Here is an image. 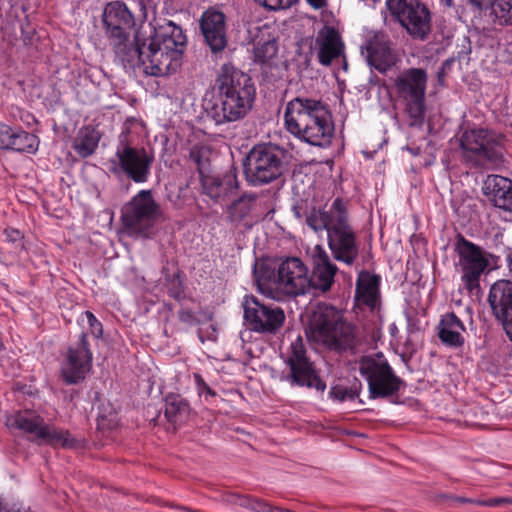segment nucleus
I'll return each mask as SVG.
<instances>
[{
	"label": "nucleus",
	"mask_w": 512,
	"mask_h": 512,
	"mask_svg": "<svg viewBox=\"0 0 512 512\" xmlns=\"http://www.w3.org/2000/svg\"><path fill=\"white\" fill-rule=\"evenodd\" d=\"M464 40L467 41L469 43V39L468 37H464Z\"/></svg>",
	"instance_id": "nucleus-59"
},
{
	"label": "nucleus",
	"mask_w": 512,
	"mask_h": 512,
	"mask_svg": "<svg viewBox=\"0 0 512 512\" xmlns=\"http://www.w3.org/2000/svg\"><path fill=\"white\" fill-rule=\"evenodd\" d=\"M250 186L260 187L280 179L285 172L284 150L271 142L254 145L242 161Z\"/></svg>",
	"instance_id": "nucleus-7"
},
{
	"label": "nucleus",
	"mask_w": 512,
	"mask_h": 512,
	"mask_svg": "<svg viewBox=\"0 0 512 512\" xmlns=\"http://www.w3.org/2000/svg\"><path fill=\"white\" fill-rule=\"evenodd\" d=\"M454 250L458 256L457 266L461 272L464 287L469 292L478 290L480 288V278L489 268V258L492 257V254L467 240L460 233L456 236Z\"/></svg>",
	"instance_id": "nucleus-11"
},
{
	"label": "nucleus",
	"mask_w": 512,
	"mask_h": 512,
	"mask_svg": "<svg viewBox=\"0 0 512 512\" xmlns=\"http://www.w3.org/2000/svg\"><path fill=\"white\" fill-rule=\"evenodd\" d=\"M243 309L244 319L250 330L258 333L276 334L286 319L282 308L266 305L253 295L245 297Z\"/></svg>",
	"instance_id": "nucleus-16"
},
{
	"label": "nucleus",
	"mask_w": 512,
	"mask_h": 512,
	"mask_svg": "<svg viewBox=\"0 0 512 512\" xmlns=\"http://www.w3.org/2000/svg\"><path fill=\"white\" fill-rule=\"evenodd\" d=\"M359 389L355 386L353 388H346L340 385L332 387L330 395L332 398L344 401L345 399L354 400L359 396Z\"/></svg>",
	"instance_id": "nucleus-39"
},
{
	"label": "nucleus",
	"mask_w": 512,
	"mask_h": 512,
	"mask_svg": "<svg viewBox=\"0 0 512 512\" xmlns=\"http://www.w3.org/2000/svg\"><path fill=\"white\" fill-rule=\"evenodd\" d=\"M286 130L312 146L327 147L334 137L331 112L321 100L297 96L285 107Z\"/></svg>",
	"instance_id": "nucleus-3"
},
{
	"label": "nucleus",
	"mask_w": 512,
	"mask_h": 512,
	"mask_svg": "<svg viewBox=\"0 0 512 512\" xmlns=\"http://www.w3.org/2000/svg\"><path fill=\"white\" fill-rule=\"evenodd\" d=\"M437 330V335L443 344L455 348L463 346L462 332L466 328L454 312L446 313L441 317Z\"/></svg>",
	"instance_id": "nucleus-27"
},
{
	"label": "nucleus",
	"mask_w": 512,
	"mask_h": 512,
	"mask_svg": "<svg viewBox=\"0 0 512 512\" xmlns=\"http://www.w3.org/2000/svg\"><path fill=\"white\" fill-rule=\"evenodd\" d=\"M307 330L316 342L332 351L341 353L355 346V327L331 304L318 303L312 309Z\"/></svg>",
	"instance_id": "nucleus-5"
},
{
	"label": "nucleus",
	"mask_w": 512,
	"mask_h": 512,
	"mask_svg": "<svg viewBox=\"0 0 512 512\" xmlns=\"http://www.w3.org/2000/svg\"><path fill=\"white\" fill-rule=\"evenodd\" d=\"M181 295V292H171V296H173L175 299H179Z\"/></svg>",
	"instance_id": "nucleus-58"
},
{
	"label": "nucleus",
	"mask_w": 512,
	"mask_h": 512,
	"mask_svg": "<svg viewBox=\"0 0 512 512\" xmlns=\"http://www.w3.org/2000/svg\"><path fill=\"white\" fill-rule=\"evenodd\" d=\"M439 1L443 6H446V7L452 6V0H439Z\"/></svg>",
	"instance_id": "nucleus-56"
},
{
	"label": "nucleus",
	"mask_w": 512,
	"mask_h": 512,
	"mask_svg": "<svg viewBox=\"0 0 512 512\" xmlns=\"http://www.w3.org/2000/svg\"><path fill=\"white\" fill-rule=\"evenodd\" d=\"M251 510L256 512H274V507L265 500L252 498Z\"/></svg>",
	"instance_id": "nucleus-45"
},
{
	"label": "nucleus",
	"mask_w": 512,
	"mask_h": 512,
	"mask_svg": "<svg viewBox=\"0 0 512 512\" xmlns=\"http://www.w3.org/2000/svg\"><path fill=\"white\" fill-rule=\"evenodd\" d=\"M86 318L88 320L91 333L96 337L100 338L103 334V327L102 324L97 320L95 315L91 311L85 312Z\"/></svg>",
	"instance_id": "nucleus-43"
},
{
	"label": "nucleus",
	"mask_w": 512,
	"mask_h": 512,
	"mask_svg": "<svg viewBox=\"0 0 512 512\" xmlns=\"http://www.w3.org/2000/svg\"><path fill=\"white\" fill-rule=\"evenodd\" d=\"M178 318L181 322L192 324L196 321V317L193 311L189 309H182L178 312Z\"/></svg>",
	"instance_id": "nucleus-47"
},
{
	"label": "nucleus",
	"mask_w": 512,
	"mask_h": 512,
	"mask_svg": "<svg viewBox=\"0 0 512 512\" xmlns=\"http://www.w3.org/2000/svg\"><path fill=\"white\" fill-rule=\"evenodd\" d=\"M102 134L92 125L82 127L73 142L74 151L82 158H87L94 154Z\"/></svg>",
	"instance_id": "nucleus-30"
},
{
	"label": "nucleus",
	"mask_w": 512,
	"mask_h": 512,
	"mask_svg": "<svg viewBox=\"0 0 512 512\" xmlns=\"http://www.w3.org/2000/svg\"><path fill=\"white\" fill-rule=\"evenodd\" d=\"M483 194L497 208L512 212V180L500 175H489L484 181Z\"/></svg>",
	"instance_id": "nucleus-24"
},
{
	"label": "nucleus",
	"mask_w": 512,
	"mask_h": 512,
	"mask_svg": "<svg viewBox=\"0 0 512 512\" xmlns=\"http://www.w3.org/2000/svg\"><path fill=\"white\" fill-rule=\"evenodd\" d=\"M194 380L197 385L199 395L206 393L208 396L215 397L216 392L209 387V385L204 381L202 376L198 373H194Z\"/></svg>",
	"instance_id": "nucleus-44"
},
{
	"label": "nucleus",
	"mask_w": 512,
	"mask_h": 512,
	"mask_svg": "<svg viewBox=\"0 0 512 512\" xmlns=\"http://www.w3.org/2000/svg\"><path fill=\"white\" fill-rule=\"evenodd\" d=\"M39 139L36 135L22 129H16L8 150L33 154L38 150Z\"/></svg>",
	"instance_id": "nucleus-32"
},
{
	"label": "nucleus",
	"mask_w": 512,
	"mask_h": 512,
	"mask_svg": "<svg viewBox=\"0 0 512 512\" xmlns=\"http://www.w3.org/2000/svg\"><path fill=\"white\" fill-rule=\"evenodd\" d=\"M205 42L210 47L213 53L222 51L226 45L227 40L225 34H202Z\"/></svg>",
	"instance_id": "nucleus-40"
},
{
	"label": "nucleus",
	"mask_w": 512,
	"mask_h": 512,
	"mask_svg": "<svg viewBox=\"0 0 512 512\" xmlns=\"http://www.w3.org/2000/svg\"><path fill=\"white\" fill-rule=\"evenodd\" d=\"M360 373L368 382L370 398H388L399 392L406 383L398 377L385 359L363 357Z\"/></svg>",
	"instance_id": "nucleus-13"
},
{
	"label": "nucleus",
	"mask_w": 512,
	"mask_h": 512,
	"mask_svg": "<svg viewBox=\"0 0 512 512\" xmlns=\"http://www.w3.org/2000/svg\"><path fill=\"white\" fill-rule=\"evenodd\" d=\"M338 271L337 266L332 263L329 255L320 245H316L313 255L312 274H308L310 288L321 292L330 291L334 284V277Z\"/></svg>",
	"instance_id": "nucleus-22"
},
{
	"label": "nucleus",
	"mask_w": 512,
	"mask_h": 512,
	"mask_svg": "<svg viewBox=\"0 0 512 512\" xmlns=\"http://www.w3.org/2000/svg\"><path fill=\"white\" fill-rule=\"evenodd\" d=\"M260 5L271 10H281L290 8L297 0H255Z\"/></svg>",
	"instance_id": "nucleus-42"
},
{
	"label": "nucleus",
	"mask_w": 512,
	"mask_h": 512,
	"mask_svg": "<svg viewBox=\"0 0 512 512\" xmlns=\"http://www.w3.org/2000/svg\"><path fill=\"white\" fill-rule=\"evenodd\" d=\"M427 74L421 68H410L395 81L400 97L406 102V112L413 124L422 122L425 116V92Z\"/></svg>",
	"instance_id": "nucleus-15"
},
{
	"label": "nucleus",
	"mask_w": 512,
	"mask_h": 512,
	"mask_svg": "<svg viewBox=\"0 0 512 512\" xmlns=\"http://www.w3.org/2000/svg\"><path fill=\"white\" fill-rule=\"evenodd\" d=\"M278 52V44L275 38L260 39L254 44L256 61L265 64L272 60Z\"/></svg>",
	"instance_id": "nucleus-35"
},
{
	"label": "nucleus",
	"mask_w": 512,
	"mask_h": 512,
	"mask_svg": "<svg viewBox=\"0 0 512 512\" xmlns=\"http://www.w3.org/2000/svg\"><path fill=\"white\" fill-rule=\"evenodd\" d=\"M201 32H224L226 29V16L218 9L206 10L200 19Z\"/></svg>",
	"instance_id": "nucleus-33"
},
{
	"label": "nucleus",
	"mask_w": 512,
	"mask_h": 512,
	"mask_svg": "<svg viewBox=\"0 0 512 512\" xmlns=\"http://www.w3.org/2000/svg\"><path fill=\"white\" fill-rule=\"evenodd\" d=\"M308 5L312 7L315 10L322 9L327 6L328 1L327 0H306Z\"/></svg>",
	"instance_id": "nucleus-48"
},
{
	"label": "nucleus",
	"mask_w": 512,
	"mask_h": 512,
	"mask_svg": "<svg viewBox=\"0 0 512 512\" xmlns=\"http://www.w3.org/2000/svg\"><path fill=\"white\" fill-rule=\"evenodd\" d=\"M258 199L256 193H244L232 201L226 209L227 219L233 224L246 223Z\"/></svg>",
	"instance_id": "nucleus-29"
},
{
	"label": "nucleus",
	"mask_w": 512,
	"mask_h": 512,
	"mask_svg": "<svg viewBox=\"0 0 512 512\" xmlns=\"http://www.w3.org/2000/svg\"><path fill=\"white\" fill-rule=\"evenodd\" d=\"M253 276L258 290L273 299L296 297L310 289L308 267L298 257L256 260Z\"/></svg>",
	"instance_id": "nucleus-2"
},
{
	"label": "nucleus",
	"mask_w": 512,
	"mask_h": 512,
	"mask_svg": "<svg viewBox=\"0 0 512 512\" xmlns=\"http://www.w3.org/2000/svg\"><path fill=\"white\" fill-rule=\"evenodd\" d=\"M453 62H454V59L449 58L442 63V66L440 68L447 72L451 68Z\"/></svg>",
	"instance_id": "nucleus-51"
},
{
	"label": "nucleus",
	"mask_w": 512,
	"mask_h": 512,
	"mask_svg": "<svg viewBox=\"0 0 512 512\" xmlns=\"http://www.w3.org/2000/svg\"><path fill=\"white\" fill-rule=\"evenodd\" d=\"M446 76V71L442 70L441 68L437 72V79L440 84H443L444 78Z\"/></svg>",
	"instance_id": "nucleus-52"
},
{
	"label": "nucleus",
	"mask_w": 512,
	"mask_h": 512,
	"mask_svg": "<svg viewBox=\"0 0 512 512\" xmlns=\"http://www.w3.org/2000/svg\"><path fill=\"white\" fill-rule=\"evenodd\" d=\"M239 499H240V495L235 494V493H230V494H227L224 496V501L229 504H233V505H237Z\"/></svg>",
	"instance_id": "nucleus-50"
},
{
	"label": "nucleus",
	"mask_w": 512,
	"mask_h": 512,
	"mask_svg": "<svg viewBox=\"0 0 512 512\" xmlns=\"http://www.w3.org/2000/svg\"><path fill=\"white\" fill-rule=\"evenodd\" d=\"M212 150L205 145H194L189 152V159L196 165L200 178L209 174Z\"/></svg>",
	"instance_id": "nucleus-34"
},
{
	"label": "nucleus",
	"mask_w": 512,
	"mask_h": 512,
	"mask_svg": "<svg viewBox=\"0 0 512 512\" xmlns=\"http://www.w3.org/2000/svg\"><path fill=\"white\" fill-rule=\"evenodd\" d=\"M391 15L407 32H429L431 12L421 0H386Z\"/></svg>",
	"instance_id": "nucleus-17"
},
{
	"label": "nucleus",
	"mask_w": 512,
	"mask_h": 512,
	"mask_svg": "<svg viewBox=\"0 0 512 512\" xmlns=\"http://www.w3.org/2000/svg\"><path fill=\"white\" fill-rule=\"evenodd\" d=\"M476 7H481L488 0H469Z\"/></svg>",
	"instance_id": "nucleus-53"
},
{
	"label": "nucleus",
	"mask_w": 512,
	"mask_h": 512,
	"mask_svg": "<svg viewBox=\"0 0 512 512\" xmlns=\"http://www.w3.org/2000/svg\"><path fill=\"white\" fill-rule=\"evenodd\" d=\"M4 234L6 236L7 241H9L11 243H19L20 244L23 239V234L19 230L14 229V228H6L4 230Z\"/></svg>",
	"instance_id": "nucleus-46"
},
{
	"label": "nucleus",
	"mask_w": 512,
	"mask_h": 512,
	"mask_svg": "<svg viewBox=\"0 0 512 512\" xmlns=\"http://www.w3.org/2000/svg\"><path fill=\"white\" fill-rule=\"evenodd\" d=\"M189 413V404L181 395L170 393L165 397L164 414L168 422L172 424L181 423Z\"/></svg>",
	"instance_id": "nucleus-31"
},
{
	"label": "nucleus",
	"mask_w": 512,
	"mask_h": 512,
	"mask_svg": "<svg viewBox=\"0 0 512 512\" xmlns=\"http://www.w3.org/2000/svg\"><path fill=\"white\" fill-rule=\"evenodd\" d=\"M367 63L379 73H386L398 61L396 51L386 34H373L361 46Z\"/></svg>",
	"instance_id": "nucleus-19"
},
{
	"label": "nucleus",
	"mask_w": 512,
	"mask_h": 512,
	"mask_svg": "<svg viewBox=\"0 0 512 512\" xmlns=\"http://www.w3.org/2000/svg\"><path fill=\"white\" fill-rule=\"evenodd\" d=\"M315 45L318 47V61L324 66H329L344 52L340 34H319Z\"/></svg>",
	"instance_id": "nucleus-28"
},
{
	"label": "nucleus",
	"mask_w": 512,
	"mask_h": 512,
	"mask_svg": "<svg viewBox=\"0 0 512 512\" xmlns=\"http://www.w3.org/2000/svg\"><path fill=\"white\" fill-rule=\"evenodd\" d=\"M103 22L110 32H127L136 29L133 14L121 1H113L105 6Z\"/></svg>",
	"instance_id": "nucleus-25"
},
{
	"label": "nucleus",
	"mask_w": 512,
	"mask_h": 512,
	"mask_svg": "<svg viewBox=\"0 0 512 512\" xmlns=\"http://www.w3.org/2000/svg\"><path fill=\"white\" fill-rule=\"evenodd\" d=\"M16 129L0 123V149L8 150Z\"/></svg>",
	"instance_id": "nucleus-41"
},
{
	"label": "nucleus",
	"mask_w": 512,
	"mask_h": 512,
	"mask_svg": "<svg viewBox=\"0 0 512 512\" xmlns=\"http://www.w3.org/2000/svg\"><path fill=\"white\" fill-rule=\"evenodd\" d=\"M239 506L241 507H244V508H249L251 509V505H252V497L250 496H246V495H240V499L238 501V504Z\"/></svg>",
	"instance_id": "nucleus-49"
},
{
	"label": "nucleus",
	"mask_w": 512,
	"mask_h": 512,
	"mask_svg": "<svg viewBox=\"0 0 512 512\" xmlns=\"http://www.w3.org/2000/svg\"><path fill=\"white\" fill-rule=\"evenodd\" d=\"M217 97L208 115L221 125L244 119L252 110L256 88L252 78L232 63L223 64L217 74Z\"/></svg>",
	"instance_id": "nucleus-1"
},
{
	"label": "nucleus",
	"mask_w": 512,
	"mask_h": 512,
	"mask_svg": "<svg viewBox=\"0 0 512 512\" xmlns=\"http://www.w3.org/2000/svg\"><path fill=\"white\" fill-rule=\"evenodd\" d=\"M7 425L17 428L30 435V439L38 445L46 444L72 448L76 440L68 431L57 429L45 423L43 417L33 410H22L7 419Z\"/></svg>",
	"instance_id": "nucleus-10"
},
{
	"label": "nucleus",
	"mask_w": 512,
	"mask_h": 512,
	"mask_svg": "<svg viewBox=\"0 0 512 512\" xmlns=\"http://www.w3.org/2000/svg\"><path fill=\"white\" fill-rule=\"evenodd\" d=\"M115 53L130 67L140 65L146 50L149 34H111Z\"/></svg>",
	"instance_id": "nucleus-21"
},
{
	"label": "nucleus",
	"mask_w": 512,
	"mask_h": 512,
	"mask_svg": "<svg viewBox=\"0 0 512 512\" xmlns=\"http://www.w3.org/2000/svg\"><path fill=\"white\" fill-rule=\"evenodd\" d=\"M161 216L160 205L150 190H141L121 209V223L125 234L148 238Z\"/></svg>",
	"instance_id": "nucleus-8"
},
{
	"label": "nucleus",
	"mask_w": 512,
	"mask_h": 512,
	"mask_svg": "<svg viewBox=\"0 0 512 512\" xmlns=\"http://www.w3.org/2000/svg\"><path fill=\"white\" fill-rule=\"evenodd\" d=\"M186 46V34H149L140 65L149 76L163 77L177 71Z\"/></svg>",
	"instance_id": "nucleus-6"
},
{
	"label": "nucleus",
	"mask_w": 512,
	"mask_h": 512,
	"mask_svg": "<svg viewBox=\"0 0 512 512\" xmlns=\"http://www.w3.org/2000/svg\"><path fill=\"white\" fill-rule=\"evenodd\" d=\"M202 191L215 202L224 201L239 188L236 171L230 169L222 176L207 174L200 178Z\"/></svg>",
	"instance_id": "nucleus-23"
},
{
	"label": "nucleus",
	"mask_w": 512,
	"mask_h": 512,
	"mask_svg": "<svg viewBox=\"0 0 512 512\" xmlns=\"http://www.w3.org/2000/svg\"><path fill=\"white\" fill-rule=\"evenodd\" d=\"M118 425V416L117 412L108 405L105 407L102 405L99 408L98 416H97V427L102 431H110L117 427Z\"/></svg>",
	"instance_id": "nucleus-36"
},
{
	"label": "nucleus",
	"mask_w": 512,
	"mask_h": 512,
	"mask_svg": "<svg viewBox=\"0 0 512 512\" xmlns=\"http://www.w3.org/2000/svg\"><path fill=\"white\" fill-rule=\"evenodd\" d=\"M439 1L443 6H446V7L452 6V0H439Z\"/></svg>",
	"instance_id": "nucleus-55"
},
{
	"label": "nucleus",
	"mask_w": 512,
	"mask_h": 512,
	"mask_svg": "<svg viewBox=\"0 0 512 512\" xmlns=\"http://www.w3.org/2000/svg\"><path fill=\"white\" fill-rule=\"evenodd\" d=\"M306 224L315 232L327 231L328 247L335 260L352 265L359 256L357 234L349 222L347 203L336 198L330 208H312Z\"/></svg>",
	"instance_id": "nucleus-4"
},
{
	"label": "nucleus",
	"mask_w": 512,
	"mask_h": 512,
	"mask_svg": "<svg viewBox=\"0 0 512 512\" xmlns=\"http://www.w3.org/2000/svg\"><path fill=\"white\" fill-rule=\"evenodd\" d=\"M493 11L500 23L512 24V0H498Z\"/></svg>",
	"instance_id": "nucleus-37"
},
{
	"label": "nucleus",
	"mask_w": 512,
	"mask_h": 512,
	"mask_svg": "<svg viewBox=\"0 0 512 512\" xmlns=\"http://www.w3.org/2000/svg\"><path fill=\"white\" fill-rule=\"evenodd\" d=\"M455 500L460 503H470V504H477L480 506H488V507H495V506H500L503 504H512V498H509V497H495V498H490L488 500H475V499L465 498V497H456Z\"/></svg>",
	"instance_id": "nucleus-38"
},
{
	"label": "nucleus",
	"mask_w": 512,
	"mask_h": 512,
	"mask_svg": "<svg viewBox=\"0 0 512 512\" xmlns=\"http://www.w3.org/2000/svg\"><path fill=\"white\" fill-rule=\"evenodd\" d=\"M320 32H337V29L333 26H325Z\"/></svg>",
	"instance_id": "nucleus-54"
},
{
	"label": "nucleus",
	"mask_w": 512,
	"mask_h": 512,
	"mask_svg": "<svg viewBox=\"0 0 512 512\" xmlns=\"http://www.w3.org/2000/svg\"><path fill=\"white\" fill-rule=\"evenodd\" d=\"M67 361L69 368L63 370L64 380L68 384H76L85 377L92 366V352L86 333H81L76 345L68 348Z\"/></svg>",
	"instance_id": "nucleus-20"
},
{
	"label": "nucleus",
	"mask_w": 512,
	"mask_h": 512,
	"mask_svg": "<svg viewBox=\"0 0 512 512\" xmlns=\"http://www.w3.org/2000/svg\"><path fill=\"white\" fill-rule=\"evenodd\" d=\"M285 364L289 367L287 380L292 385L314 388L316 391L323 392L326 389V383L319 377L314 363L307 355L303 339L298 336L291 342L285 358Z\"/></svg>",
	"instance_id": "nucleus-14"
},
{
	"label": "nucleus",
	"mask_w": 512,
	"mask_h": 512,
	"mask_svg": "<svg viewBox=\"0 0 512 512\" xmlns=\"http://www.w3.org/2000/svg\"><path fill=\"white\" fill-rule=\"evenodd\" d=\"M487 301L492 315L501 323L512 342V281L500 279L494 282L489 289Z\"/></svg>",
	"instance_id": "nucleus-18"
},
{
	"label": "nucleus",
	"mask_w": 512,
	"mask_h": 512,
	"mask_svg": "<svg viewBox=\"0 0 512 512\" xmlns=\"http://www.w3.org/2000/svg\"><path fill=\"white\" fill-rule=\"evenodd\" d=\"M127 135L128 132L121 134L115 159L110 160L109 171L115 176L124 175L135 183H145L155 161L154 153L144 147L132 145Z\"/></svg>",
	"instance_id": "nucleus-9"
},
{
	"label": "nucleus",
	"mask_w": 512,
	"mask_h": 512,
	"mask_svg": "<svg viewBox=\"0 0 512 512\" xmlns=\"http://www.w3.org/2000/svg\"><path fill=\"white\" fill-rule=\"evenodd\" d=\"M413 35H414V36H416V38H418V39H420V40H422V41L426 40V38H427V37H426V36H427V34H424V33H421V34H413Z\"/></svg>",
	"instance_id": "nucleus-57"
},
{
	"label": "nucleus",
	"mask_w": 512,
	"mask_h": 512,
	"mask_svg": "<svg viewBox=\"0 0 512 512\" xmlns=\"http://www.w3.org/2000/svg\"><path fill=\"white\" fill-rule=\"evenodd\" d=\"M380 276L363 270L358 274L356 281L355 300L359 306L374 310L378 305L380 292Z\"/></svg>",
	"instance_id": "nucleus-26"
},
{
	"label": "nucleus",
	"mask_w": 512,
	"mask_h": 512,
	"mask_svg": "<svg viewBox=\"0 0 512 512\" xmlns=\"http://www.w3.org/2000/svg\"><path fill=\"white\" fill-rule=\"evenodd\" d=\"M461 148L465 157L475 164L485 161L500 162L503 158L504 136L489 129H472L461 136Z\"/></svg>",
	"instance_id": "nucleus-12"
}]
</instances>
